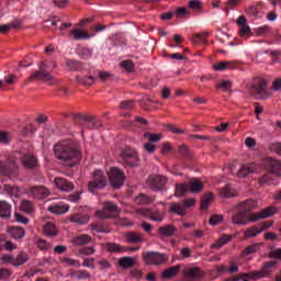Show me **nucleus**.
<instances>
[{
    "label": "nucleus",
    "mask_w": 281,
    "mask_h": 281,
    "mask_svg": "<svg viewBox=\"0 0 281 281\" xmlns=\"http://www.w3.org/2000/svg\"><path fill=\"white\" fill-rule=\"evenodd\" d=\"M166 215L162 211H160L159 209H151L149 220H151L153 222L162 223Z\"/></svg>",
    "instance_id": "obj_37"
},
{
    "label": "nucleus",
    "mask_w": 281,
    "mask_h": 281,
    "mask_svg": "<svg viewBox=\"0 0 281 281\" xmlns=\"http://www.w3.org/2000/svg\"><path fill=\"white\" fill-rule=\"evenodd\" d=\"M67 69L71 71H79L82 69V63H79L78 60H67L66 61Z\"/></svg>",
    "instance_id": "obj_49"
},
{
    "label": "nucleus",
    "mask_w": 281,
    "mask_h": 281,
    "mask_svg": "<svg viewBox=\"0 0 281 281\" xmlns=\"http://www.w3.org/2000/svg\"><path fill=\"white\" fill-rule=\"evenodd\" d=\"M235 23L239 27V31H238L239 36L240 37H245L246 34H247V26H246L247 20H246V16L245 15H240L238 18V20L235 21Z\"/></svg>",
    "instance_id": "obj_34"
},
{
    "label": "nucleus",
    "mask_w": 281,
    "mask_h": 281,
    "mask_svg": "<svg viewBox=\"0 0 281 281\" xmlns=\"http://www.w3.org/2000/svg\"><path fill=\"white\" fill-rule=\"evenodd\" d=\"M112 78V74L110 71H99V79L101 82H106Z\"/></svg>",
    "instance_id": "obj_62"
},
{
    "label": "nucleus",
    "mask_w": 281,
    "mask_h": 281,
    "mask_svg": "<svg viewBox=\"0 0 281 281\" xmlns=\"http://www.w3.org/2000/svg\"><path fill=\"white\" fill-rule=\"evenodd\" d=\"M15 158H19L22 167L29 170H34L38 166V160L36 156L32 154H23V153H16L14 154Z\"/></svg>",
    "instance_id": "obj_12"
},
{
    "label": "nucleus",
    "mask_w": 281,
    "mask_h": 281,
    "mask_svg": "<svg viewBox=\"0 0 281 281\" xmlns=\"http://www.w3.org/2000/svg\"><path fill=\"white\" fill-rule=\"evenodd\" d=\"M238 212L234 214L232 221L235 225H246V218H247V203L246 201L240 203L237 206Z\"/></svg>",
    "instance_id": "obj_14"
},
{
    "label": "nucleus",
    "mask_w": 281,
    "mask_h": 281,
    "mask_svg": "<svg viewBox=\"0 0 281 281\" xmlns=\"http://www.w3.org/2000/svg\"><path fill=\"white\" fill-rule=\"evenodd\" d=\"M31 194L34 196V199L43 200L47 196H49L50 192L45 187H33L31 189Z\"/></svg>",
    "instance_id": "obj_22"
},
{
    "label": "nucleus",
    "mask_w": 281,
    "mask_h": 281,
    "mask_svg": "<svg viewBox=\"0 0 281 281\" xmlns=\"http://www.w3.org/2000/svg\"><path fill=\"white\" fill-rule=\"evenodd\" d=\"M95 252H97V249L91 247V246L82 247V248L79 249V255L80 256L88 257V256H92Z\"/></svg>",
    "instance_id": "obj_54"
},
{
    "label": "nucleus",
    "mask_w": 281,
    "mask_h": 281,
    "mask_svg": "<svg viewBox=\"0 0 281 281\" xmlns=\"http://www.w3.org/2000/svg\"><path fill=\"white\" fill-rule=\"evenodd\" d=\"M168 181L166 176H150L147 179V186L151 191H162Z\"/></svg>",
    "instance_id": "obj_13"
},
{
    "label": "nucleus",
    "mask_w": 281,
    "mask_h": 281,
    "mask_svg": "<svg viewBox=\"0 0 281 281\" xmlns=\"http://www.w3.org/2000/svg\"><path fill=\"white\" fill-rule=\"evenodd\" d=\"M121 269L126 270L136 266V257H122L119 259Z\"/></svg>",
    "instance_id": "obj_27"
},
{
    "label": "nucleus",
    "mask_w": 281,
    "mask_h": 281,
    "mask_svg": "<svg viewBox=\"0 0 281 281\" xmlns=\"http://www.w3.org/2000/svg\"><path fill=\"white\" fill-rule=\"evenodd\" d=\"M105 248L110 254H123L127 251V249L124 248L122 245L115 243L105 244Z\"/></svg>",
    "instance_id": "obj_36"
},
{
    "label": "nucleus",
    "mask_w": 281,
    "mask_h": 281,
    "mask_svg": "<svg viewBox=\"0 0 281 281\" xmlns=\"http://www.w3.org/2000/svg\"><path fill=\"white\" fill-rule=\"evenodd\" d=\"M59 233L57 226L53 222H47L44 225V234L46 236H57Z\"/></svg>",
    "instance_id": "obj_39"
},
{
    "label": "nucleus",
    "mask_w": 281,
    "mask_h": 281,
    "mask_svg": "<svg viewBox=\"0 0 281 281\" xmlns=\"http://www.w3.org/2000/svg\"><path fill=\"white\" fill-rule=\"evenodd\" d=\"M56 68L57 64L54 61H42L38 64L40 70H35L32 76H29L26 82H32L34 80H44L45 82L54 85L56 82V78H54L52 74L53 70H55Z\"/></svg>",
    "instance_id": "obj_2"
},
{
    "label": "nucleus",
    "mask_w": 281,
    "mask_h": 281,
    "mask_svg": "<svg viewBox=\"0 0 281 281\" xmlns=\"http://www.w3.org/2000/svg\"><path fill=\"white\" fill-rule=\"evenodd\" d=\"M225 5H226L225 12H226L227 15H229V10H234V9L237 8L238 0H227Z\"/></svg>",
    "instance_id": "obj_57"
},
{
    "label": "nucleus",
    "mask_w": 281,
    "mask_h": 281,
    "mask_svg": "<svg viewBox=\"0 0 281 281\" xmlns=\"http://www.w3.org/2000/svg\"><path fill=\"white\" fill-rule=\"evenodd\" d=\"M175 15L178 19L186 18V16L189 18L190 16V11L184 7L178 8V9L175 10Z\"/></svg>",
    "instance_id": "obj_55"
},
{
    "label": "nucleus",
    "mask_w": 281,
    "mask_h": 281,
    "mask_svg": "<svg viewBox=\"0 0 281 281\" xmlns=\"http://www.w3.org/2000/svg\"><path fill=\"white\" fill-rule=\"evenodd\" d=\"M269 148H270V151L281 156V143H272L270 144Z\"/></svg>",
    "instance_id": "obj_64"
},
{
    "label": "nucleus",
    "mask_w": 281,
    "mask_h": 281,
    "mask_svg": "<svg viewBox=\"0 0 281 281\" xmlns=\"http://www.w3.org/2000/svg\"><path fill=\"white\" fill-rule=\"evenodd\" d=\"M256 33L259 34L260 36H268L270 34L274 35L273 31L269 25H262L256 29Z\"/></svg>",
    "instance_id": "obj_50"
},
{
    "label": "nucleus",
    "mask_w": 281,
    "mask_h": 281,
    "mask_svg": "<svg viewBox=\"0 0 281 281\" xmlns=\"http://www.w3.org/2000/svg\"><path fill=\"white\" fill-rule=\"evenodd\" d=\"M30 257L24 252H20L18 256H15L13 261V267H20L27 262Z\"/></svg>",
    "instance_id": "obj_43"
},
{
    "label": "nucleus",
    "mask_w": 281,
    "mask_h": 281,
    "mask_svg": "<svg viewBox=\"0 0 281 281\" xmlns=\"http://www.w3.org/2000/svg\"><path fill=\"white\" fill-rule=\"evenodd\" d=\"M224 216L222 215H212L211 220H209V223L213 226L220 225L223 223Z\"/></svg>",
    "instance_id": "obj_59"
},
{
    "label": "nucleus",
    "mask_w": 281,
    "mask_h": 281,
    "mask_svg": "<svg viewBox=\"0 0 281 281\" xmlns=\"http://www.w3.org/2000/svg\"><path fill=\"white\" fill-rule=\"evenodd\" d=\"M0 260L2 263H5V265L11 263L13 266V262H15V257L11 255H2Z\"/></svg>",
    "instance_id": "obj_61"
},
{
    "label": "nucleus",
    "mask_w": 281,
    "mask_h": 281,
    "mask_svg": "<svg viewBox=\"0 0 281 281\" xmlns=\"http://www.w3.org/2000/svg\"><path fill=\"white\" fill-rule=\"evenodd\" d=\"M9 236H11L13 239H23L25 236V231L22 227L13 226L9 228Z\"/></svg>",
    "instance_id": "obj_35"
},
{
    "label": "nucleus",
    "mask_w": 281,
    "mask_h": 281,
    "mask_svg": "<svg viewBox=\"0 0 281 281\" xmlns=\"http://www.w3.org/2000/svg\"><path fill=\"white\" fill-rule=\"evenodd\" d=\"M187 186L189 187V193L192 194H199L204 189L203 182L198 178H193Z\"/></svg>",
    "instance_id": "obj_21"
},
{
    "label": "nucleus",
    "mask_w": 281,
    "mask_h": 281,
    "mask_svg": "<svg viewBox=\"0 0 281 281\" xmlns=\"http://www.w3.org/2000/svg\"><path fill=\"white\" fill-rule=\"evenodd\" d=\"M214 200V194L213 193H205L204 196L201 199V204L200 207L201 210H206L210 207L211 202Z\"/></svg>",
    "instance_id": "obj_44"
},
{
    "label": "nucleus",
    "mask_w": 281,
    "mask_h": 281,
    "mask_svg": "<svg viewBox=\"0 0 281 281\" xmlns=\"http://www.w3.org/2000/svg\"><path fill=\"white\" fill-rule=\"evenodd\" d=\"M180 266H172L169 267L167 270L161 272V277L165 280H170L177 277L179 274Z\"/></svg>",
    "instance_id": "obj_30"
},
{
    "label": "nucleus",
    "mask_w": 281,
    "mask_h": 281,
    "mask_svg": "<svg viewBox=\"0 0 281 281\" xmlns=\"http://www.w3.org/2000/svg\"><path fill=\"white\" fill-rule=\"evenodd\" d=\"M20 209H21L22 212H24L26 214H33V212H34V205L29 200H23L21 202Z\"/></svg>",
    "instance_id": "obj_46"
},
{
    "label": "nucleus",
    "mask_w": 281,
    "mask_h": 281,
    "mask_svg": "<svg viewBox=\"0 0 281 281\" xmlns=\"http://www.w3.org/2000/svg\"><path fill=\"white\" fill-rule=\"evenodd\" d=\"M156 202V196H150L145 193H139L135 196V203L142 206L149 205L150 203Z\"/></svg>",
    "instance_id": "obj_26"
},
{
    "label": "nucleus",
    "mask_w": 281,
    "mask_h": 281,
    "mask_svg": "<svg viewBox=\"0 0 281 281\" xmlns=\"http://www.w3.org/2000/svg\"><path fill=\"white\" fill-rule=\"evenodd\" d=\"M122 164L125 168H137L140 159L135 149L127 148L121 153Z\"/></svg>",
    "instance_id": "obj_7"
},
{
    "label": "nucleus",
    "mask_w": 281,
    "mask_h": 281,
    "mask_svg": "<svg viewBox=\"0 0 281 281\" xmlns=\"http://www.w3.org/2000/svg\"><path fill=\"white\" fill-rule=\"evenodd\" d=\"M109 183L114 190L121 189L126 180L124 171L117 167H112L108 171Z\"/></svg>",
    "instance_id": "obj_4"
},
{
    "label": "nucleus",
    "mask_w": 281,
    "mask_h": 281,
    "mask_svg": "<svg viewBox=\"0 0 281 281\" xmlns=\"http://www.w3.org/2000/svg\"><path fill=\"white\" fill-rule=\"evenodd\" d=\"M209 36H210V32L204 31V32L195 34L192 37V41H193L194 44L206 43V37H209Z\"/></svg>",
    "instance_id": "obj_47"
},
{
    "label": "nucleus",
    "mask_w": 281,
    "mask_h": 281,
    "mask_svg": "<svg viewBox=\"0 0 281 281\" xmlns=\"http://www.w3.org/2000/svg\"><path fill=\"white\" fill-rule=\"evenodd\" d=\"M68 221L78 225H87L90 221L88 215H83L81 213L69 215Z\"/></svg>",
    "instance_id": "obj_24"
},
{
    "label": "nucleus",
    "mask_w": 281,
    "mask_h": 281,
    "mask_svg": "<svg viewBox=\"0 0 281 281\" xmlns=\"http://www.w3.org/2000/svg\"><path fill=\"white\" fill-rule=\"evenodd\" d=\"M119 213H120V209L117 207L116 204L112 202H105L103 203L102 209L95 212V216L98 218L105 220V218H112Z\"/></svg>",
    "instance_id": "obj_10"
},
{
    "label": "nucleus",
    "mask_w": 281,
    "mask_h": 281,
    "mask_svg": "<svg viewBox=\"0 0 281 281\" xmlns=\"http://www.w3.org/2000/svg\"><path fill=\"white\" fill-rule=\"evenodd\" d=\"M76 80L79 85L91 86L95 83V77L93 76H76Z\"/></svg>",
    "instance_id": "obj_41"
},
{
    "label": "nucleus",
    "mask_w": 281,
    "mask_h": 281,
    "mask_svg": "<svg viewBox=\"0 0 281 281\" xmlns=\"http://www.w3.org/2000/svg\"><path fill=\"white\" fill-rule=\"evenodd\" d=\"M278 214V207L270 205L263 210H261L258 213H248L247 214V221L250 223H256L259 222L261 220H266V218H270L273 215Z\"/></svg>",
    "instance_id": "obj_9"
},
{
    "label": "nucleus",
    "mask_w": 281,
    "mask_h": 281,
    "mask_svg": "<svg viewBox=\"0 0 281 281\" xmlns=\"http://www.w3.org/2000/svg\"><path fill=\"white\" fill-rule=\"evenodd\" d=\"M177 233V227L175 225H165L158 228V234L164 237H172Z\"/></svg>",
    "instance_id": "obj_29"
},
{
    "label": "nucleus",
    "mask_w": 281,
    "mask_h": 281,
    "mask_svg": "<svg viewBox=\"0 0 281 281\" xmlns=\"http://www.w3.org/2000/svg\"><path fill=\"white\" fill-rule=\"evenodd\" d=\"M267 86L268 83L263 77L256 76L252 81L249 82V94H251L256 100H269L272 93Z\"/></svg>",
    "instance_id": "obj_3"
},
{
    "label": "nucleus",
    "mask_w": 281,
    "mask_h": 281,
    "mask_svg": "<svg viewBox=\"0 0 281 281\" xmlns=\"http://www.w3.org/2000/svg\"><path fill=\"white\" fill-rule=\"evenodd\" d=\"M187 192H190V188L188 187V184H184V183L176 184L175 196L182 198L187 194Z\"/></svg>",
    "instance_id": "obj_42"
},
{
    "label": "nucleus",
    "mask_w": 281,
    "mask_h": 281,
    "mask_svg": "<svg viewBox=\"0 0 281 281\" xmlns=\"http://www.w3.org/2000/svg\"><path fill=\"white\" fill-rule=\"evenodd\" d=\"M106 186V178L102 170H94L92 173V180L88 182V191L94 192L95 190H103Z\"/></svg>",
    "instance_id": "obj_8"
},
{
    "label": "nucleus",
    "mask_w": 281,
    "mask_h": 281,
    "mask_svg": "<svg viewBox=\"0 0 281 281\" xmlns=\"http://www.w3.org/2000/svg\"><path fill=\"white\" fill-rule=\"evenodd\" d=\"M85 127L88 130H99L103 126L102 121H98L97 119H92L87 116L85 120H82Z\"/></svg>",
    "instance_id": "obj_28"
},
{
    "label": "nucleus",
    "mask_w": 281,
    "mask_h": 281,
    "mask_svg": "<svg viewBox=\"0 0 281 281\" xmlns=\"http://www.w3.org/2000/svg\"><path fill=\"white\" fill-rule=\"evenodd\" d=\"M11 274H12L11 270H9L7 268L0 269V280H9Z\"/></svg>",
    "instance_id": "obj_63"
},
{
    "label": "nucleus",
    "mask_w": 281,
    "mask_h": 281,
    "mask_svg": "<svg viewBox=\"0 0 281 281\" xmlns=\"http://www.w3.org/2000/svg\"><path fill=\"white\" fill-rule=\"evenodd\" d=\"M69 276L75 280H90L91 274L88 270H75Z\"/></svg>",
    "instance_id": "obj_33"
},
{
    "label": "nucleus",
    "mask_w": 281,
    "mask_h": 281,
    "mask_svg": "<svg viewBox=\"0 0 281 281\" xmlns=\"http://www.w3.org/2000/svg\"><path fill=\"white\" fill-rule=\"evenodd\" d=\"M143 260H145V263L148 266H162L169 261V255L158 251H147L143 254Z\"/></svg>",
    "instance_id": "obj_6"
},
{
    "label": "nucleus",
    "mask_w": 281,
    "mask_h": 281,
    "mask_svg": "<svg viewBox=\"0 0 281 281\" xmlns=\"http://www.w3.org/2000/svg\"><path fill=\"white\" fill-rule=\"evenodd\" d=\"M232 87H233V82L229 81V80L220 82V83L217 85V88H218V89H222V91H231Z\"/></svg>",
    "instance_id": "obj_60"
},
{
    "label": "nucleus",
    "mask_w": 281,
    "mask_h": 281,
    "mask_svg": "<svg viewBox=\"0 0 281 281\" xmlns=\"http://www.w3.org/2000/svg\"><path fill=\"white\" fill-rule=\"evenodd\" d=\"M277 267H278V260H269V261L265 262L261 270H259V271L255 270V271L247 273V279H251V280L263 279L267 276L271 274L273 269H277Z\"/></svg>",
    "instance_id": "obj_5"
},
{
    "label": "nucleus",
    "mask_w": 281,
    "mask_h": 281,
    "mask_svg": "<svg viewBox=\"0 0 281 281\" xmlns=\"http://www.w3.org/2000/svg\"><path fill=\"white\" fill-rule=\"evenodd\" d=\"M91 240H92L91 236L82 234V235L74 237L71 239V243L76 247H82V246L89 245L91 243Z\"/></svg>",
    "instance_id": "obj_25"
},
{
    "label": "nucleus",
    "mask_w": 281,
    "mask_h": 281,
    "mask_svg": "<svg viewBox=\"0 0 281 281\" xmlns=\"http://www.w3.org/2000/svg\"><path fill=\"white\" fill-rule=\"evenodd\" d=\"M125 240L127 244H139L145 241V238L142 233L127 232L125 233Z\"/></svg>",
    "instance_id": "obj_23"
},
{
    "label": "nucleus",
    "mask_w": 281,
    "mask_h": 281,
    "mask_svg": "<svg viewBox=\"0 0 281 281\" xmlns=\"http://www.w3.org/2000/svg\"><path fill=\"white\" fill-rule=\"evenodd\" d=\"M60 262L63 265H65L66 267H76V268L81 267L79 260H76V259H72V258H61Z\"/></svg>",
    "instance_id": "obj_52"
},
{
    "label": "nucleus",
    "mask_w": 281,
    "mask_h": 281,
    "mask_svg": "<svg viewBox=\"0 0 281 281\" xmlns=\"http://www.w3.org/2000/svg\"><path fill=\"white\" fill-rule=\"evenodd\" d=\"M273 225L272 221L262 222L261 226H251L247 229V237H255Z\"/></svg>",
    "instance_id": "obj_16"
},
{
    "label": "nucleus",
    "mask_w": 281,
    "mask_h": 281,
    "mask_svg": "<svg viewBox=\"0 0 281 281\" xmlns=\"http://www.w3.org/2000/svg\"><path fill=\"white\" fill-rule=\"evenodd\" d=\"M276 179H273V177L271 176V173H266L263 176H261L259 178V182L258 184L260 187H265V186H276Z\"/></svg>",
    "instance_id": "obj_40"
},
{
    "label": "nucleus",
    "mask_w": 281,
    "mask_h": 281,
    "mask_svg": "<svg viewBox=\"0 0 281 281\" xmlns=\"http://www.w3.org/2000/svg\"><path fill=\"white\" fill-rule=\"evenodd\" d=\"M186 209L187 207L183 204L172 202L171 206H169V213L176 214L179 216H184L187 214Z\"/></svg>",
    "instance_id": "obj_31"
},
{
    "label": "nucleus",
    "mask_w": 281,
    "mask_h": 281,
    "mask_svg": "<svg viewBox=\"0 0 281 281\" xmlns=\"http://www.w3.org/2000/svg\"><path fill=\"white\" fill-rule=\"evenodd\" d=\"M4 190L7 194L11 198H19L21 196V191L19 187H12L10 184L4 186Z\"/></svg>",
    "instance_id": "obj_45"
},
{
    "label": "nucleus",
    "mask_w": 281,
    "mask_h": 281,
    "mask_svg": "<svg viewBox=\"0 0 281 281\" xmlns=\"http://www.w3.org/2000/svg\"><path fill=\"white\" fill-rule=\"evenodd\" d=\"M68 36L74 41H88L91 38L89 32L79 29L69 31Z\"/></svg>",
    "instance_id": "obj_19"
},
{
    "label": "nucleus",
    "mask_w": 281,
    "mask_h": 281,
    "mask_svg": "<svg viewBox=\"0 0 281 281\" xmlns=\"http://www.w3.org/2000/svg\"><path fill=\"white\" fill-rule=\"evenodd\" d=\"M265 168L270 172V175L281 177V162L278 159L267 158Z\"/></svg>",
    "instance_id": "obj_15"
},
{
    "label": "nucleus",
    "mask_w": 281,
    "mask_h": 281,
    "mask_svg": "<svg viewBox=\"0 0 281 281\" xmlns=\"http://www.w3.org/2000/svg\"><path fill=\"white\" fill-rule=\"evenodd\" d=\"M54 183H55V187H57L58 190H61V191H65V192H70L75 188L72 182H69L66 179L60 178V177L55 178Z\"/></svg>",
    "instance_id": "obj_20"
},
{
    "label": "nucleus",
    "mask_w": 281,
    "mask_h": 281,
    "mask_svg": "<svg viewBox=\"0 0 281 281\" xmlns=\"http://www.w3.org/2000/svg\"><path fill=\"white\" fill-rule=\"evenodd\" d=\"M12 207L5 201H0V217L1 218H11Z\"/></svg>",
    "instance_id": "obj_32"
},
{
    "label": "nucleus",
    "mask_w": 281,
    "mask_h": 281,
    "mask_svg": "<svg viewBox=\"0 0 281 281\" xmlns=\"http://www.w3.org/2000/svg\"><path fill=\"white\" fill-rule=\"evenodd\" d=\"M120 108L125 111H131L133 108H135V101L133 100L122 101L120 103Z\"/></svg>",
    "instance_id": "obj_56"
},
{
    "label": "nucleus",
    "mask_w": 281,
    "mask_h": 281,
    "mask_svg": "<svg viewBox=\"0 0 281 281\" xmlns=\"http://www.w3.org/2000/svg\"><path fill=\"white\" fill-rule=\"evenodd\" d=\"M238 66H239L238 61L222 60L218 64H214L212 66V69H214V71H224V70L237 69Z\"/></svg>",
    "instance_id": "obj_17"
},
{
    "label": "nucleus",
    "mask_w": 281,
    "mask_h": 281,
    "mask_svg": "<svg viewBox=\"0 0 281 281\" xmlns=\"http://www.w3.org/2000/svg\"><path fill=\"white\" fill-rule=\"evenodd\" d=\"M188 8L199 12L203 10V2L201 0H191L188 2Z\"/></svg>",
    "instance_id": "obj_51"
},
{
    "label": "nucleus",
    "mask_w": 281,
    "mask_h": 281,
    "mask_svg": "<svg viewBox=\"0 0 281 281\" xmlns=\"http://www.w3.org/2000/svg\"><path fill=\"white\" fill-rule=\"evenodd\" d=\"M227 269H228V274H234V273H237L239 271L237 262L234 261V260L228 261Z\"/></svg>",
    "instance_id": "obj_58"
},
{
    "label": "nucleus",
    "mask_w": 281,
    "mask_h": 281,
    "mask_svg": "<svg viewBox=\"0 0 281 281\" xmlns=\"http://www.w3.org/2000/svg\"><path fill=\"white\" fill-rule=\"evenodd\" d=\"M122 69H125L127 72H133L135 70V64L132 60L126 59L121 61Z\"/></svg>",
    "instance_id": "obj_53"
},
{
    "label": "nucleus",
    "mask_w": 281,
    "mask_h": 281,
    "mask_svg": "<svg viewBox=\"0 0 281 281\" xmlns=\"http://www.w3.org/2000/svg\"><path fill=\"white\" fill-rule=\"evenodd\" d=\"M54 156L66 168H74L82 161L83 154L79 143H60L53 148Z\"/></svg>",
    "instance_id": "obj_1"
},
{
    "label": "nucleus",
    "mask_w": 281,
    "mask_h": 281,
    "mask_svg": "<svg viewBox=\"0 0 281 281\" xmlns=\"http://www.w3.org/2000/svg\"><path fill=\"white\" fill-rule=\"evenodd\" d=\"M48 212L56 215H63L69 212L70 206L69 204H65L64 202L54 203L50 206H48Z\"/></svg>",
    "instance_id": "obj_18"
},
{
    "label": "nucleus",
    "mask_w": 281,
    "mask_h": 281,
    "mask_svg": "<svg viewBox=\"0 0 281 281\" xmlns=\"http://www.w3.org/2000/svg\"><path fill=\"white\" fill-rule=\"evenodd\" d=\"M143 136L148 139L149 143H158L160 139H162V134H153L149 132H145Z\"/></svg>",
    "instance_id": "obj_48"
},
{
    "label": "nucleus",
    "mask_w": 281,
    "mask_h": 281,
    "mask_svg": "<svg viewBox=\"0 0 281 281\" xmlns=\"http://www.w3.org/2000/svg\"><path fill=\"white\" fill-rule=\"evenodd\" d=\"M182 276H184L188 281H200L205 277V272L201 270L200 267L196 266H187L182 270Z\"/></svg>",
    "instance_id": "obj_11"
},
{
    "label": "nucleus",
    "mask_w": 281,
    "mask_h": 281,
    "mask_svg": "<svg viewBox=\"0 0 281 281\" xmlns=\"http://www.w3.org/2000/svg\"><path fill=\"white\" fill-rule=\"evenodd\" d=\"M237 190L232 188L231 186H226L224 188H222L221 192H220V196L224 198V199H229V198H234L237 196Z\"/></svg>",
    "instance_id": "obj_38"
}]
</instances>
